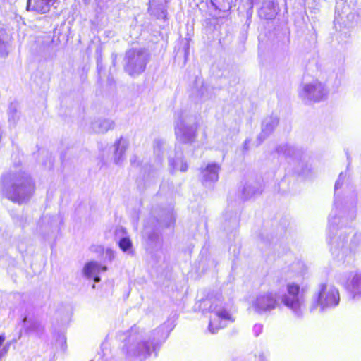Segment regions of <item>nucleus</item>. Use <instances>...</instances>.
Masks as SVG:
<instances>
[{"mask_svg":"<svg viewBox=\"0 0 361 361\" xmlns=\"http://www.w3.org/2000/svg\"><path fill=\"white\" fill-rule=\"evenodd\" d=\"M345 175L343 172L339 174L338 180L334 185V207L329 216V243L331 245V251L333 255L338 259H343L350 251L354 250L360 240H361V234H354L350 243L348 244L347 240V231L340 229L339 235H334L338 231V224L340 222V218H337L338 213L346 215V218L350 220L355 217V206L357 203L356 198L353 196L350 198H346L343 202L338 199L337 190L342 185Z\"/></svg>","mask_w":361,"mask_h":361,"instance_id":"1","label":"nucleus"},{"mask_svg":"<svg viewBox=\"0 0 361 361\" xmlns=\"http://www.w3.org/2000/svg\"><path fill=\"white\" fill-rule=\"evenodd\" d=\"M169 336V331L164 325H161L152 332L149 339H147L144 332L140 327L135 325L128 331V338L123 347V351L126 355L137 357L140 360L146 359L151 354V348L154 350L156 345L164 342Z\"/></svg>","mask_w":361,"mask_h":361,"instance_id":"2","label":"nucleus"},{"mask_svg":"<svg viewBox=\"0 0 361 361\" xmlns=\"http://www.w3.org/2000/svg\"><path fill=\"white\" fill-rule=\"evenodd\" d=\"M35 183L27 171L11 170L2 176V194L18 204L27 203L35 192Z\"/></svg>","mask_w":361,"mask_h":361,"instance_id":"3","label":"nucleus"},{"mask_svg":"<svg viewBox=\"0 0 361 361\" xmlns=\"http://www.w3.org/2000/svg\"><path fill=\"white\" fill-rule=\"evenodd\" d=\"M221 298V295H212L200 302V308L203 312L208 311L212 314L209 324V330L212 334L226 326V322L231 320L230 314L223 305Z\"/></svg>","mask_w":361,"mask_h":361,"instance_id":"4","label":"nucleus"},{"mask_svg":"<svg viewBox=\"0 0 361 361\" xmlns=\"http://www.w3.org/2000/svg\"><path fill=\"white\" fill-rule=\"evenodd\" d=\"M198 119L196 114L181 110L176 115L175 134L177 140L185 144L192 143L197 135Z\"/></svg>","mask_w":361,"mask_h":361,"instance_id":"5","label":"nucleus"},{"mask_svg":"<svg viewBox=\"0 0 361 361\" xmlns=\"http://www.w3.org/2000/svg\"><path fill=\"white\" fill-rule=\"evenodd\" d=\"M151 55L145 48H131L125 53L123 60L124 71L132 77H137L146 69Z\"/></svg>","mask_w":361,"mask_h":361,"instance_id":"6","label":"nucleus"},{"mask_svg":"<svg viewBox=\"0 0 361 361\" xmlns=\"http://www.w3.org/2000/svg\"><path fill=\"white\" fill-rule=\"evenodd\" d=\"M340 301V295L338 289L334 286L325 283H320L314 295L313 302L310 306V311L313 312L319 307V312L328 308L336 307Z\"/></svg>","mask_w":361,"mask_h":361,"instance_id":"7","label":"nucleus"},{"mask_svg":"<svg viewBox=\"0 0 361 361\" xmlns=\"http://www.w3.org/2000/svg\"><path fill=\"white\" fill-rule=\"evenodd\" d=\"M300 289L298 284L289 283L287 284V293L281 298L283 304L297 317L302 316L303 312L304 298Z\"/></svg>","mask_w":361,"mask_h":361,"instance_id":"8","label":"nucleus"},{"mask_svg":"<svg viewBox=\"0 0 361 361\" xmlns=\"http://www.w3.org/2000/svg\"><path fill=\"white\" fill-rule=\"evenodd\" d=\"M328 91L325 85L319 80L305 83L299 92V96L305 102H319L325 99Z\"/></svg>","mask_w":361,"mask_h":361,"instance_id":"9","label":"nucleus"},{"mask_svg":"<svg viewBox=\"0 0 361 361\" xmlns=\"http://www.w3.org/2000/svg\"><path fill=\"white\" fill-rule=\"evenodd\" d=\"M277 304L276 294L267 292L259 294L252 302V307L257 313L262 314L274 310Z\"/></svg>","mask_w":361,"mask_h":361,"instance_id":"10","label":"nucleus"},{"mask_svg":"<svg viewBox=\"0 0 361 361\" xmlns=\"http://www.w3.org/2000/svg\"><path fill=\"white\" fill-rule=\"evenodd\" d=\"M262 183L260 180L249 179L245 181L241 189V198L244 200L250 199L262 193Z\"/></svg>","mask_w":361,"mask_h":361,"instance_id":"11","label":"nucleus"},{"mask_svg":"<svg viewBox=\"0 0 361 361\" xmlns=\"http://www.w3.org/2000/svg\"><path fill=\"white\" fill-rule=\"evenodd\" d=\"M143 237L146 240L148 250L157 249L161 247L160 235L156 226L152 227L145 224L143 230Z\"/></svg>","mask_w":361,"mask_h":361,"instance_id":"12","label":"nucleus"},{"mask_svg":"<svg viewBox=\"0 0 361 361\" xmlns=\"http://www.w3.org/2000/svg\"><path fill=\"white\" fill-rule=\"evenodd\" d=\"M106 269V266H102L95 261H91L85 264L82 272L87 279H93L94 283H99L101 280L99 274Z\"/></svg>","mask_w":361,"mask_h":361,"instance_id":"13","label":"nucleus"},{"mask_svg":"<svg viewBox=\"0 0 361 361\" xmlns=\"http://www.w3.org/2000/svg\"><path fill=\"white\" fill-rule=\"evenodd\" d=\"M279 123L277 116H269L265 118L262 123V131L257 137L258 144L260 145L269 135L272 133Z\"/></svg>","mask_w":361,"mask_h":361,"instance_id":"14","label":"nucleus"},{"mask_svg":"<svg viewBox=\"0 0 361 361\" xmlns=\"http://www.w3.org/2000/svg\"><path fill=\"white\" fill-rule=\"evenodd\" d=\"M57 2L58 0H27V10L39 13H46Z\"/></svg>","mask_w":361,"mask_h":361,"instance_id":"15","label":"nucleus"},{"mask_svg":"<svg viewBox=\"0 0 361 361\" xmlns=\"http://www.w3.org/2000/svg\"><path fill=\"white\" fill-rule=\"evenodd\" d=\"M220 166L216 163H212L207 165L201 169L202 181L205 185H210L219 179V171Z\"/></svg>","mask_w":361,"mask_h":361,"instance_id":"16","label":"nucleus"},{"mask_svg":"<svg viewBox=\"0 0 361 361\" xmlns=\"http://www.w3.org/2000/svg\"><path fill=\"white\" fill-rule=\"evenodd\" d=\"M192 94L200 101L206 102L213 97L212 89L204 85L200 79H196Z\"/></svg>","mask_w":361,"mask_h":361,"instance_id":"17","label":"nucleus"},{"mask_svg":"<svg viewBox=\"0 0 361 361\" xmlns=\"http://www.w3.org/2000/svg\"><path fill=\"white\" fill-rule=\"evenodd\" d=\"M148 11L157 18L165 19L167 15L166 0H149Z\"/></svg>","mask_w":361,"mask_h":361,"instance_id":"18","label":"nucleus"},{"mask_svg":"<svg viewBox=\"0 0 361 361\" xmlns=\"http://www.w3.org/2000/svg\"><path fill=\"white\" fill-rule=\"evenodd\" d=\"M114 121L107 118H98L91 123V128L94 133H105L114 127Z\"/></svg>","mask_w":361,"mask_h":361,"instance_id":"19","label":"nucleus"},{"mask_svg":"<svg viewBox=\"0 0 361 361\" xmlns=\"http://www.w3.org/2000/svg\"><path fill=\"white\" fill-rule=\"evenodd\" d=\"M276 151L279 155H283L286 157L292 158L293 159H299L302 156V151L300 149L287 144L279 145L276 147Z\"/></svg>","mask_w":361,"mask_h":361,"instance_id":"20","label":"nucleus"},{"mask_svg":"<svg viewBox=\"0 0 361 361\" xmlns=\"http://www.w3.org/2000/svg\"><path fill=\"white\" fill-rule=\"evenodd\" d=\"M128 142L123 137L118 140L114 144V162L120 164L124 159L123 155L126 151Z\"/></svg>","mask_w":361,"mask_h":361,"instance_id":"21","label":"nucleus"},{"mask_svg":"<svg viewBox=\"0 0 361 361\" xmlns=\"http://www.w3.org/2000/svg\"><path fill=\"white\" fill-rule=\"evenodd\" d=\"M169 167L172 172L180 171L185 172L188 170V164L182 157L181 152H176L175 158H169Z\"/></svg>","mask_w":361,"mask_h":361,"instance_id":"22","label":"nucleus"},{"mask_svg":"<svg viewBox=\"0 0 361 361\" xmlns=\"http://www.w3.org/2000/svg\"><path fill=\"white\" fill-rule=\"evenodd\" d=\"M259 15L264 19H272L276 15L275 3L272 0H267L263 3L259 11Z\"/></svg>","mask_w":361,"mask_h":361,"instance_id":"23","label":"nucleus"},{"mask_svg":"<svg viewBox=\"0 0 361 361\" xmlns=\"http://www.w3.org/2000/svg\"><path fill=\"white\" fill-rule=\"evenodd\" d=\"M347 289L353 294V298L361 295V273H356L347 283Z\"/></svg>","mask_w":361,"mask_h":361,"instance_id":"24","label":"nucleus"},{"mask_svg":"<svg viewBox=\"0 0 361 361\" xmlns=\"http://www.w3.org/2000/svg\"><path fill=\"white\" fill-rule=\"evenodd\" d=\"M23 322L24 327L27 331L39 333L43 330L41 323L37 320L25 317Z\"/></svg>","mask_w":361,"mask_h":361,"instance_id":"25","label":"nucleus"},{"mask_svg":"<svg viewBox=\"0 0 361 361\" xmlns=\"http://www.w3.org/2000/svg\"><path fill=\"white\" fill-rule=\"evenodd\" d=\"M161 166V161L159 159L156 166H146L145 167V173H147L146 176H145V178H146L147 181H150L151 180H154L157 177L158 171Z\"/></svg>","mask_w":361,"mask_h":361,"instance_id":"26","label":"nucleus"},{"mask_svg":"<svg viewBox=\"0 0 361 361\" xmlns=\"http://www.w3.org/2000/svg\"><path fill=\"white\" fill-rule=\"evenodd\" d=\"M20 113L18 110V105L16 104H11L8 107V121L11 125H16L18 118Z\"/></svg>","mask_w":361,"mask_h":361,"instance_id":"27","label":"nucleus"},{"mask_svg":"<svg viewBox=\"0 0 361 361\" xmlns=\"http://www.w3.org/2000/svg\"><path fill=\"white\" fill-rule=\"evenodd\" d=\"M118 246L123 252H130L132 248V242L128 237L121 238L118 242Z\"/></svg>","mask_w":361,"mask_h":361,"instance_id":"28","label":"nucleus"},{"mask_svg":"<svg viewBox=\"0 0 361 361\" xmlns=\"http://www.w3.org/2000/svg\"><path fill=\"white\" fill-rule=\"evenodd\" d=\"M4 31L0 30V57H5L8 54V43L4 37Z\"/></svg>","mask_w":361,"mask_h":361,"instance_id":"29","label":"nucleus"},{"mask_svg":"<svg viewBox=\"0 0 361 361\" xmlns=\"http://www.w3.org/2000/svg\"><path fill=\"white\" fill-rule=\"evenodd\" d=\"M174 222H175V217H174L173 212H168L166 220H164V221L161 222L160 224H161L162 226H164L165 227H169L172 224H173Z\"/></svg>","mask_w":361,"mask_h":361,"instance_id":"30","label":"nucleus"},{"mask_svg":"<svg viewBox=\"0 0 361 361\" xmlns=\"http://www.w3.org/2000/svg\"><path fill=\"white\" fill-rule=\"evenodd\" d=\"M164 145V142L161 140H155L154 142V152L157 154L158 157L160 156L161 153V149Z\"/></svg>","mask_w":361,"mask_h":361,"instance_id":"31","label":"nucleus"},{"mask_svg":"<svg viewBox=\"0 0 361 361\" xmlns=\"http://www.w3.org/2000/svg\"><path fill=\"white\" fill-rule=\"evenodd\" d=\"M238 223V217L237 214L235 213L229 220V224L232 228L237 226Z\"/></svg>","mask_w":361,"mask_h":361,"instance_id":"32","label":"nucleus"},{"mask_svg":"<svg viewBox=\"0 0 361 361\" xmlns=\"http://www.w3.org/2000/svg\"><path fill=\"white\" fill-rule=\"evenodd\" d=\"M253 331L255 336L259 335L262 331V325L258 324H255L253 326Z\"/></svg>","mask_w":361,"mask_h":361,"instance_id":"33","label":"nucleus"},{"mask_svg":"<svg viewBox=\"0 0 361 361\" xmlns=\"http://www.w3.org/2000/svg\"><path fill=\"white\" fill-rule=\"evenodd\" d=\"M130 164L133 166H138L140 165V161L137 156H133L130 159Z\"/></svg>","mask_w":361,"mask_h":361,"instance_id":"34","label":"nucleus"},{"mask_svg":"<svg viewBox=\"0 0 361 361\" xmlns=\"http://www.w3.org/2000/svg\"><path fill=\"white\" fill-rule=\"evenodd\" d=\"M97 68L98 70L99 73H100V71L102 68V59H97Z\"/></svg>","mask_w":361,"mask_h":361,"instance_id":"35","label":"nucleus"},{"mask_svg":"<svg viewBox=\"0 0 361 361\" xmlns=\"http://www.w3.org/2000/svg\"><path fill=\"white\" fill-rule=\"evenodd\" d=\"M250 143V140L248 139H246L244 142V144H243V148L245 150H247L248 149V145Z\"/></svg>","mask_w":361,"mask_h":361,"instance_id":"36","label":"nucleus"},{"mask_svg":"<svg viewBox=\"0 0 361 361\" xmlns=\"http://www.w3.org/2000/svg\"><path fill=\"white\" fill-rule=\"evenodd\" d=\"M116 59H117V55H116V54L113 53V54H111V59H112V63H113V65H114V66H115Z\"/></svg>","mask_w":361,"mask_h":361,"instance_id":"37","label":"nucleus"},{"mask_svg":"<svg viewBox=\"0 0 361 361\" xmlns=\"http://www.w3.org/2000/svg\"><path fill=\"white\" fill-rule=\"evenodd\" d=\"M4 340H5L4 336L0 335V347L2 345Z\"/></svg>","mask_w":361,"mask_h":361,"instance_id":"38","label":"nucleus"},{"mask_svg":"<svg viewBox=\"0 0 361 361\" xmlns=\"http://www.w3.org/2000/svg\"><path fill=\"white\" fill-rule=\"evenodd\" d=\"M336 14L337 16H341V14L339 13V11H338V5H337V6H336Z\"/></svg>","mask_w":361,"mask_h":361,"instance_id":"39","label":"nucleus"},{"mask_svg":"<svg viewBox=\"0 0 361 361\" xmlns=\"http://www.w3.org/2000/svg\"><path fill=\"white\" fill-rule=\"evenodd\" d=\"M35 360H41V358H40L39 357H36V358H35Z\"/></svg>","mask_w":361,"mask_h":361,"instance_id":"40","label":"nucleus"}]
</instances>
